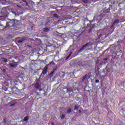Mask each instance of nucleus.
I'll list each match as a JSON object with an SVG mask.
<instances>
[{
  "instance_id": "nucleus-17",
  "label": "nucleus",
  "mask_w": 125,
  "mask_h": 125,
  "mask_svg": "<svg viewBox=\"0 0 125 125\" xmlns=\"http://www.w3.org/2000/svg\"><path fill=\"white\" fill-rule=\"evenodd\" d=\"M46 73H47V71H46V70H43L42 74H43V75H45Z\"/></svg>"
},
{
  "instance_id": "nucleus-21",
  "label": "nucleus",
  "mask_w": 125,
  "mask_h": 125,
  "mask_svg": "<svg viewBox=\"0 0 125 125\" xmlns=\"http://www.w3.org/2000/svg\"><path fill=\"white\" fill-rule=\"evenodd\" d=\"M16 105V103H14L10 105V107H14V105Z\"/></svg>"
},
{
  "instance_id": "nucleus-30",
  "label": "nucleus",
  "mask_w": 125,
  "mask_h": 125,
  "mask_svg": "<svg viewBox=\"0 0 125 125\" xmlns=\"http://www.w3.org/2000/svg\"><path fill=\"white\" fill-rule=\"evenodd\" d=\"M3 62H5V63L7 62V60H4Z\"/></svg>"
},
{
  "instance_id": "nucleus-41",
  "label": "nucleus",
  "mask_w": 125,
  "mask_h": 125,
  "mask_svg": "<svg viewBox=\"0 0 125 125\" xmlns=\"http://www.w3.org/2000/svg\"><path fill=\"white\" fill-rule=\"evenodd\" d=\"M107 51V50H105V51Z\"/></svg>"
},
{
  "instance_id": "nucleus-29",
  "label": "nucleus",
  "mask_w": 125,
  "mask_h": 125,
  "mask_svg": "<svg viewBox=\"0 0 125 125\" xmlns=\"http://www.w3.org/2000/svg\"><path fill=\"white\" fill-rule=\"evenodd\" d=\"M92 1H93L94 2H96V1H98V0H91Z\"/></svg>"
},
{
  "instance_id": "nucleus-23",
  "label": "nucleus",
  "mask_w": 125,
  "mask_h": 125,
  "mask_svg": "<svg viewBox=\"0 0 125 125\" xmlns=\"http://www.w3.org/2000/svg\"><path fill=\"white\" fill-rule=\"evenodd\" d=\"M60 77H61V78H63V77H65V74H64V73H62V76H61V74H59Z\"/></svg>"
},
{
  "instance_id": "nucleus-25",
  "label": "nucleus",
  "mask_w": 125,
  "mask_h": 125,
  "mask_svg": "<svg viewBox=\"0 0 125 125\" xmlns=\"http://www.w3.org/2000/svg\"><path fill=\"white\" fill-rule=\"evenodd\" d=\"M54 17H56L57 18H58V14H54Z\"/></svg>"
},
{
  "instance_id": "nucleus-4",
  "label": "nucleus",
  "mask_w": 125,
  "mask_h": 125,
  "mask_svg": "<svg viewBox=\"0 0 125 125\" xmlns=\"http://www.w3.org/2000/svg\"><path fill=\"white\" fill-rule=\"evenodd\" d=\"M34 86H35V88H37L36 91H42V89L40 88L41 85H40V83H36L35 84Z\"/></svg>"
},
{
  "instance_id": "nucleus-26",
  "label": "nucleus",
  "mask_w": 125,
  "mask_h": 125,
  "mask_svg": "<svg viewBox=\"0 0 125 125\" xmlns=\"http://www.w3.org/2000/svg\"><path fill=\"white\" fill-rule=\"evenodd\" d=\"M114 27H115L114 24L113 23L112 25L110 26V29H113V28H114Z\"/></svg>"
},
{
  "instance_id": "nucleus-18",
  "label": "nucleus",
  "mask_w": 125,
  "mask_h": 125,
  "mask_svg": "<svg viewBox=\"0 0 125 125\" xmlns=\"http://www.w3.org/2000/svg\"><path fill=\"white\" fill-rule=\"evenodd\" d=\"M24 42V40H19L18 41V42L19 43H22V42Z\"/></svg>"
},
{
  "instance_id": "nucleus-35",
  "label": "nucleus",
  "mask_w": 125,
  "mask_h": 125,
  "mask_svg": "<svg viewBox=\"0 0 125 125\" xmlns=\"http://www.w3.org/2000/svg\"><path fill=\"white\" fill-rule=\"evenodd\" d=\"M90 32H91V29H90L89 30V33H90Z\"/></svg>"
},
{
  "instance_id": "nucleus-19",
  "label": "nucleus",
  "mask_w": 125,
  "mask_h": 125,
  "mask_svg": "<svg viewBox=\"0 0 125 125\" xmlns=\"http://www.w3.org/2000/svg\"><path fill=\"white\" fill-rule=\"evenodd\" d=\"M55 65V63L53 61H52L50 62V64H48V65Z\"/></svg>"
},
{
  "instance_id": "nucleus-40",
  "label": "nucleus",
  "mask_w": 125,
  "mask_h": 125,
  "mask_svg": "<svg viewBox=\"0 0 125 125\" xmlns=\"http://www.w3.org/2000/svg\"><path fill=\"white\" fill-rule=\"evenodd\" d=\"M79 112H82V111H81V110H79Z\"/></svg>"
},
{
  "instance_id": "nucleus-20",
  "label": "nucleus",
  "mask_w": 125,
  "mask_h": 125,
  "mask_svg": "<svg viewBox=\"0 0 125 125\" xmlns=\"http://www.w3.org/2000/svg\"><path fill=\"white\" fill-rule=\"evenodd\" d=\"M74 110H79V106L75 105L74 107Z\"/></svg>"
},
{
  "instance_id": "nucleus-12",
  "label": "nucleus",
  "mask_w": 125,
  "mask_h": 125,
  "mask_svg": "<svg viewBox=\"0 0 125 125\" xmlns=\"http://www.w3.org/2000/svg\"><path fill=\"white\" fill-rule=\"evenodd\" d=\"M82 2H83V3H88L89 1L88 0H82Z\"/></svg>"
},
{
  "instance_id": "nucleus-13",
  "label": "nucleus",
  "mask_w": 125,
  "mask_h": 125,
  "mask_svg": "<svg viewBox=\"0 0 125 125\" xmlns=\"http://www.w3.org/2000/svg\"><path fill=\"white\" fill-rule=\"evenodd\" d=\"M73 91V90L70 89H67L66 92L67 93H71Z\"/></svg>"
},
{
  "instance_id": "nucleus-5",
  "label": "nucleus",
  "mask_w": 125,
  "mask_h": 125,
  "mask_svg": "<svg viewBox=\"0 0 125 125\" xmlns=\"http://www.w3.org/2000/svg\"><path fill=\"white\" fill-rule=\"evenodd\" d=\"M25 5L21 1H20V3L17 5V7H18L19 9H21L23 6Z\"/></svg>"
},
{
  "instance_id": "nucleus-9",
  "label": "nucleus",
  "mask_w": 125,
  "mask_h": 125,
  "mask_svg": "<svg viewBox=\"0 0 125 125\" xmlns=\"http://www.w3.org/2000/svg\"><path fill=\"white\" fill-rule=\"evenodd\" d=\"M67 114H70V113H72V108H69L67 109Z\"/></svg>"
},
{
  "instance_id": "nucleus-6",
  "label": "nucleus",
  "mask_w": 125,
  "mask_h": 125,
  "mask_svg": "<svg viewBox=\"0 0 125 125\" xmlns=\"http://www.w3.org/2000/svg\"><path fill=\"white\" fill-rule=\"evenodd\" d=\"M48 66H49V64L46 65L45 66V67H44L43 70H44V71H46L47 72V71H48Z\"/></svg>"
},
{
  "instance_id": "nucleus-24",
  "label": "nucleus",
  "mask_w": 125,
  "mask_h": 125,
  "mask_svg": "<svg viewBox=\"0 0 125 125\" xmlns=\"http://www.w3.org/2000/svg\"><path fill=\"white\" fill-rule=\"evenodd\" d=\"M71 55H72V52H71L66 57V59H68V58H69V57H70L71 56Z\"/></svg>"
},
{
  "instance_id": "nucleus-22",
  "label": "nucleus",
  "mask_w": 125,
  "mask_h": 125,
  "mask_svg": "<svg viewBox=\"0 0 125 125\" xmlns=\"http://www.w3.org/2000/svg\"><path fill=\"white\" fill-rule=\"evenodd\" d=\"M23 2H24L25 4L28 5V3L27 2V0H22Z\"/></svg>"
},
{
  "instance_id": "nucleus-28",
  "label": "nucleus",
  "mask_w": 125,
  "mask_h": 125,
  "mask_svg": "<svg viewBox=\"0 0 125 125\" xmlns=\"http://www.w3.org/2000/svg\"><path fill=\"white\" fill-rule=\"evenodd\" d=\"M95 83H99V80H96V81H95Z\"/></svg>"
},
{
  "instance_id": "nucleus-34",
  "label": "nucleus",
  "mask_w": 125,
  "mask_h": 125,
  "mask_svg": "<svg viewBox=\"0 0 125 125\" xmlns=\"http://www.w3.org/2000/svg\"><path fill=\"white\" fill-rule=\"evenodd\" d=\"M51 125H54V123H53V122H52V123H51Z\"/></svg>"
},
{
  "instance_id": "nucleus-1",
  "label": "nucleus",
  "mask_w": 125,
  "mask_h": 125,
  "mask_svg": "<svg viewBox=\"0 0 125 125\" xmlns=\"http://www.w3.org/2000/svg\"><path fill=\"white\" fill-rule=\"evenodd\" d=\"M12 27H13V29L17 28V24L15 23V21L14 20H10L6 22L5 29H9V28H12Z\"/></svg>"
},
{
  "instance_id": "nucleus-10",
  "label": "nucleus",
  "mask_w": 125,
  "mask_h": 125,
  "mask_svg": "<svg viewBox=\"0 0 125 125\" xmlns=\"http://www.w3.org/2000/svg\"><path fill=\"white\" fill-rule=\"evenodd\" d=\"M43 30L44 31V32H46V33H47L49 31V28H43Z\"/></svg>"
},
{
  "instance_id": "nucleus-2",
  "label": "nucleus",
  "mask_w": 125,
  "mask_h": 125,
  "mask_svg": "<svg viewBox=\"0 0 125 125\" xmlns=\"http://www.w3.org/2000/svg\"><path fill=\"white\" fill-rule=\"evenodd\" d=\"M90 46V45L89 44V43H87L85 44L84 45H83V47L81 48L79 51L78 52L79 53H81V52H83L85 48H87V47H89Z\"/></svg>"
},
{
  "instance_id": "nucleus-39",
  "label": "nucleus",
  "mask_w": 125,
  "mask_h": 125,
  "mask_svg": "<svg viewBox=\"0 0 125 125\" xmlns=\"http://www.w3.org/2000/svg\"><path fill=\"white\" fill-rule=\"evenodd\" d=\"M122 5H125V4H122Z\"/></svg>"
},
{
  "instance_id": "nucleus-11",
  "label": "nucleus",
  "mask_w": 125,
  "mask_h": 125,
  "mask_svg": "<svg viewBox=\"0 0 125 125\" xmlns=\"http://www.w3.org/2000/svg\"><path fill=\"white\" fill-rule=\"evenodd\" d=\"M29 120V116H26L23 119V122H27Z\"/></svg>"
},
{
  "instance_id": "nucleus-7",
  "label": "nucleus",
  "mask_w": 125,
  "mask_h": 125,
  "mask_svg": "<svg viewBox=\"0 0 125 125\" xmlns=\"http://www.w3.org/2000/svg\"><path fill=\"white\" fill-rule=\"evenodd\" d=\"M1 21H5V18L4 16H0Z\"/></svg>"
},
{
  "instance_id": "nucleus-32",
  "label": "nucleus",
  "mask_w": 125,
  "mask_h": 125,
  "mask_svg": "<svg viewBox=\"0 0 125 125\" xmlns=\"http://www.w3.org/2000/svg\"><path fill=\"white\" fill-rule=\"evenodd\" d=\"M57 69V67H56L55 68H54V71H55Z\"/></svg>"
},
{
  "instance_id": "nucleus-36",
  "label": "nucleus",
  "mask_w": 125,
  "mask_h": 125,
  "mask_svg": "<svg viewBox=\"0 0 125 125\" xmlns=\"http://www.w3.org/2000/svg\"><path fill=\"white\" fill-rule=\"evenodd\" d=\"M79 63H80V64H79L80 65H81V64H82L81 62H79Z\"/></svg>"
},
{
  "instance_id": "nucleus-27",
  "label": "nucleus",
  "mask_w": 125,
  "mask_h": 125,
  "mask_svg": "<svg viewBox=\"0 0 125 125\" xmlns=\"http://www.w3.org/2000/svg\"><path fill=\"white\" fill-rule=\"evenodd\" d=\"M121 112H122V113H123V114H125V110L124 109H122L121 110Z\"/></svg>"
},
{
  "instance_id": "nucleus-15",
  "label": "nucleus",
  "mask_w": 125,
  "mask_h": 125,
  "mask_svg": "<svg viewBox=\"0 0 125 125\" xmlns=\"http://www.w3.org/2000/svg\"><path fill=\"white\" fill-rule=\"evenodd\" d=\"M13 83L16 86V85L18 84V82L17 81H15Z\"/></svg>"
},
{
  "instance_id": "nucleus-33",
  "label": "nucleus",
  "mask_w": 125,
  "mask_h": 125,
  "mask_svg": "<svg viewBox=\"0 0 125 125\" xmlns=\"http://www.w3.org/2000/svg\"><path fill=\"white\" fill-rule=\"evenodd\" d=\"M53 73H54V71H53V72H51L50 75H52V74H53Z\"/></svg>"
},
{
  "instance_id": "nucleus-38",
  "label": "nucleus",
  "mask_w": 125,
  "mask_h": 125,
  "mask_svg": "<svg viewBox=\"0 0 125 125\" xmlns=\"http://www.w3.org/2000/svg\"><path fill=\"white\" fill-rule=\"evenodd\" d=\"M37 94H38L39 92H37Z\"/></svg>"
},
{
  "instance_id": "nucleus-16",
  "label": "nucleus",
  "mask_w": 125,
  "mask_h": 125,
  "mask_svg": "<svg viewBox=\"0 0 125 125\" xmlns=\"http://www.w3.org/2000/svg\"><path fill=\"white\" fill-rule=\"evenodd\" d=\"M65 114H63L62 115L61 119H62V120H64V119H65Z\"/></svg>"
},
{
  "instance_id": "nucleus-37",
  "label": "nucleus",
  "mask_w": 125,
  "mask_h": 125,
  "mask_svg": "<svg viewBox=\"0 0 125 125\" xmlns=\"http://www.w3.org/2000/svg\"><path fill=\"white\" fill-rule=\"evenodd\" d=\"M89 25V23H88L87 24V26H88Z\"/></svg>"
},
{
  "instance_id": "nucleus-31",
  "label": "nucleus",
  "mask_w": 125,
  "mask_h": 125,
  "mask_svg": "<svg viewBox=\"0 0 125 125\" xmlns=\"http://www.w3.org/2000/svg\"><path fill=\"white\" fill-rule=\"evenodd\" d=\"M104 60H105V61H107V60H108V59L107 58H104Z\"/></svg>"
},
{
  "instance_id": "nucleus-8",
  "label": "nucleus",
  "mask_w": 125,
  "mask_h": 125,
  "mask_svg": "<svg viewBox=\"0 0 125 125\" xmlns=\"http://www.w3.org/2000/svg\"><path fill=\"white\" fill-rule=\"evenodd\" d=\"M119 22H120V20H116L113 22V24H114V25H116V24H118V23H119Z\"/></svg>"
},
{
  "instance_id": "nucleus-14",
  "label": "nucleus",
  "mask_w": 125,
  "mask_h": 125,
  "mask_svg": "<svg viewBox=\"0 0 125 125\" xmlns=\"http://www.w3.org/2000/svg\"><path fill=\"white\" fill-rule=\"evenodd\" d=\"M86 78H87V75H85L84 77L83 78V79H82L83 82H84L85 80H86Z\"/></svg>"
},
{
  "instance_id": "nucleus-3",
  "label": "nucleus",
  "mask_w": 125,
  "mask_h": 125,
  "mask_svg": "<svg viewBox=\"0 0 125 125\" xmlns=\"http://www.w3.org/2000/svg\"><path fill=\"white\" fill-rule=\"evenodd\" d=\"M14 63H15L14 60L11 61L10 62V67H11L12 68H16V67H17V66L18 65V64Z\"/></svg>"
}]
</instances>
